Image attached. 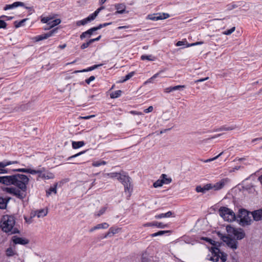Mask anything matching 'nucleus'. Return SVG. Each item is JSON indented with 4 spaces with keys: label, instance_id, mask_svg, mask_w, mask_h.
Segmentation results:
<instances>
[{
    "label": "nucleus",
    "instance_id": "7c9ffc66",
    "mask_svg": "<svg viewBox=\"0 0 262 262\" xmlns=\"http://www.w3.org/2000/svg\"><path fill=\"white\" fill-rule=\"evenodd\" d=\"M56 187L57 184H55L53 187H51L50 189L47 190V195L48 196L49 195L51 194V193H54V194H56L57 193Z\"/></svg>",
    "mask_w": 262,
    "mask_h": 262
},
{
    "label": "nucleus",
    "instance_id": "9d476101",
    "mask_svg": "<svg viewBox=\"0 0 262 262\" xmlns=\"http://www.w3.org/2000/svg\"><path fill=\"white\" fill-rule=\"evenodd\" d=\"M57 28L54 29L47 33L34 37L33 39L35 41H39L43 39H46L48 37L52 36L55 33L57 32Z\"/></svg>",
    "mask_w": 262,
    "mask_h": 262
},
{
    "label": "nucleus",
    "instance_id": "1a4fd4ad",
    "mask_svg": "<svg viewBox=\"0 0 262 262\" xmlns=\"http://www.w3.org/2000/svg\"><path fill=\"white\" fill-rule=\"evenodd\" d=\"M223 241L226 243L227 245L233 250H235L237 248V241L232 238L230 236H223L222 237Z\"/></svg>",
    "mask_w": 262,
    "mask_h": 262
},
{
    "label": "nucleus",
    "instance_id": "a878e982",
    "mask_svg": "<svg viewBox=\"0 0 262 262\" xmlns=\"http://www.w3.org/2000/svg\"><path fill=\"white\" fill-rule=\"evenodd\" d=\"M16 254V252L12 247L7 248L6 250V255L8 256H12Z\"/></svg>",
    "mask_w": 262,
    "mask_h": 262
},
{
    "label": "nucleus",
    "instance_id": "6ab92c4d",
    "mask_svg": "<svg viewBox=\"0 0 262 262\" xmlns=\"http://www.w3.org/2000/svg\"><path fill=\"white\" fill-rule=\"evenodd\" d=\"M95 27L92 28L86 31L83 32L80 36L81 39H83L86 37H90L94 31H96Z\"/></svg>",
    "mask_w": 262,
    "mask_h": 262
},
{
    "label": "nucleus",
    "instance_id": "3c124183",
    "mask_svg": "<svg viewBox=\"0 0 262 262\" xmlns=\"http://www.w3.org/2000/svg\"><path fill=\"white\" fill-rule=\"evenodd\" d=\"M237 7V6L234 4L232 3L231 4H229L227 6V10L228 11L231 10L234 8H236Z\"/></svg>",
    "mask_w": 262,
    "mask_h": 262
},
{
    "label": "nucleus",
    "instance_id": "09e8293b",
    "mask_svg": "<svg viewBox=\"0 0 262 262\" xmlns=\"http://www.w3.org/2000/svg\"><path fill=\"white\" fill-rule=\"evenodd\" d=\"M223 154V152H222L220 154H219L217 156L214 157V158L207 159V160H205L204 162H205V163H207V162H210L216 160V159H217Z\"/></svg>",
    "mask_w": 262,
    "mask_h": 262
},
{
    "label": "nucleus",
    "instance_id": "0eeeda50",
    "mask_svg": "<svg viewBox=\"0 0 262 262\" xmlns=\"http://www.w3.org/2000/svg\"><path fill=\"white\" fill-rule=\"evenodd\" d=\"M118 180L124 185L125 192L128 191L129 193L128 196H130L132 188L130 183V178L124 172L120 173L118 178Z\"/></svg>",
    "mask_w": 262,
    "mask_h": 262
},
{
    "label": "nucleus",
    "instance_id": "f3484780",
    "mask_svg": "<svg viewBox=\"0 0 262 262\" xmlns=\"http://www.w3.org/2000/svg\"><path fill=\"white\" fill-rule=\"evenodd\" d=\"M212 189V184H207L204 185L203 187L201 186H198L195 190L198 192L205 193L207 191Z\"/></svg>",
    "mask_w": 262,
    "mask_h": 262
},
{
    "label": "nucleus",
    "instance_id": "8fccbe9b",
    "mask_svg": "<svg viewBox=\"0 0 262 262\" xmlns=\"http://www.w3.org/2000/svg\"><path fill=\"white\" fill-rule=\"evenodd\" d=\"M185 85H176L174 86H172V91H177V90H181L182 89L185 88Z\"/></svg>",
    "mask_w": 262,
    "mask_h": 262
},
{
    "label": "nucleus",
    "instance_id": "9b49d317",
    "mask_svg": "<svg viewBox=\"0 0 262 262\" xmlns=\"http://www.w3.org/2000/svg\"><path fill=\"white\" fill-rule=\"evenodd\" d=\"M12 240L15 245L20 244L25 245L29 243V241L28 239L17 237V236H13L12 238Z\"/></svg>",
    "mask_w": 262,
    "mask_h": 262
},
{
    "label": "nucleus",
    "instance_id": "bf43d9fd",
    "mask_svg": "<svg viewBox=\"0 0 262 262\" xmlns=\"http://www.w3.org/2000/svg\"><path fill=\"white\" fill-rule=\"evenodd\" d=\"M7 25V23L4 20H0V29H6Z\"/></svg>",
    "mask_w": 262,
    "mask_h": 262
},
{
    "label": "nucleus",
    "instance_id": "c9c22d12",
    "mask_svg": "<svg viewBox=\"0 0 262 262\" xmlns=\"http://www.w3.org/2000/svg\"><path fill=\"white\" fill-rule=\"evenodd\" d=\"M106 164V162L102 160L99 161H94L92 163V166L94 167H98L101 165H104Z\"/></svg>",
    "mask_w": 262,
    "mask_h": 262
},
{
    "label": "nucleus",
    "instance_id": "5701e85b",
    "mask_svg": "<svg viewBox=\"0 0 262 262\" xmlns=\"http://www.w3.org/2000/svg\"><path fill=\"white\" fill-rule=\"evenodd\" d=\"M92 20L91 19V18L89 16L88 17H86L82 20L77 21L76 22V25L77 26H80L81 25L84 26V25H86L88 22H90Z\"/></svg>",
    "mask_w": 262,
    "mask_h": 262
},
{
    "label": "nucleus",
    "instance_id": "473e14b6",
    "mask_svg": "<svg viewBox=\"0 0 262 262\" xmlns=\"http://www.w3.org/2000/svg\"><path fill=\"white\" fill-rule=\"evenodd\" d=\"M141 59L142 60H147L149 61H154L155 60V58L154 57H153L151 55H143L141 56Z\"/></svg>",
    "mask_w": 262,
    "mask_h": 262
},
{
    "label": "nucleus",
    "instance_id": "13d9d810",
    "mask_svg": "<svg viewBox=\"0 0 262 262\" xmlns=\"http://www.w3.org/2000/svg\"><path fill=\"white\" fill-rule=\"evenodd\" d=\"M91 43H92L90 42V40H89L86 42L83 43V44H82L81 47H80V48L81 49H84L88 48L90 46V45H91Z\"/></svg>",
    "mask_w": 262,
    "mask_h": 262
},
{
    "label": "nucleus",
    "instance_id": "4be33fe9",
    "mask_svg": "<svg viewBox=\"0 0 262 262\" xmlns=\"http://www.w3.org/2000/svg\"><path fill=\"white\" fill-rule=\"evenodd\" d=\"M84 141H73L72 143V147L74 149H77L84 145Z\"/></svg>",
    "mask_w": 262,
    "mask_h": 262
},
{
    "label": "nucleus",
    "instance_id": "39448f33",
    "mask_svg": "<svg viewBox=\"0 0 262 262\" xmlns=\"http://www.w3.org/2000/svg\"><path fill=\"white\" fill-rule=\"evenodd\" d=\"M226 230L228 235L230 236H233L236 238V241L242 239L245 236V233L241 228H235L231 226H227Z\"/></svg>",
    "mask_w": 262,
    "mask_h": 262
},
{
    "label": "nucleus",
    "instance_id": "58836bf2",
    "mask_svg": "<svg viewBox=\"0 0 262 262\" xmlns=\"http://www.w3.org/2000/svg\"><path fill=\"white\" fill-rule=\"evenodd\" d=\"M109 227V225L106 223L99 224L96 225L97 229H107Z\"/></svg>",
    "mask_w": 262,
    "mask_h": 262
},
{
    "label": "nucleus",
    "instance_id": "4c0bfd02",
    "mask_svg": "<svg viewBox=\"0 0 262 262\" xmlns=\"http://www.w3.org/2000/svg\"><path fill=\"white\" fill-rule=\"evenodd\" d=\"M235 128H236L235 126H231V127L223 126V127H220L219 128H217L216 130V131H219V132H220V131H223V130L228 131V130H233Z\"/></svg>",
    "mask_w": 262,
    "mask_h": 262
},
{
    "label": "nucleus",
    "instance_id": "f8f14e48",
    "mask_svg": "<svg viewBox=\"0 0 262 262\" xmlns=\"http://www.w3.org/2000/svg\"><path fill=\"white\" fill-rule=\"evenodd\" d=\"M251 215L252 216L254 221L262 220V208L251 212Z\"/></svg>",
    "mask_w": 262,
    "mask_h": 262
},
{
    "label": "nucleus",
    "instance_id": "bb28decb",
    "mask_svg": "<svg viewBox=\"0 0 262 262\" xmlns=\"http://www.w3.org/2000/svg\"><path fill=\"white\" fill-rule=\"evenodd\" d=\"M48 211L47 210L41 209L40 210L36 211L35 215L38 217H41L46 216L47 214Z\"/></svg>",
    "mask_w": 262,
    "mask_h": 262
},
{
    "label": "nucleus",
    "instance_id": "f03ea898",
    "mask_svg": "<svg viewBox=\"0 0 262 262\" xmlns=\"http://www.w3.org/2000/svg\"><path fill=\"white\" fill-rule=\"evenodd\" d=\"M15 219L13 215H5L2 219L1 222L2 229L9 234L19 233V230L15 226Z\"/></svg>",
    "mask_w": 262,
    "mask_h": 262
},
{
    "label": "nucleus",
    "instance_id": "603ef678",
    "mask_svg": "<svg viewBox=\"0 0 262 262\" xmlns=\"http://www.w3.org/2000/svg\"><path fill=\"white\" fill-rule=\"evenodd\" d=\"M10 173L8 169H3L1 162H0V174Z\"/></svg>",
    "mask_w": 262,
    "mask_h": 262
},
{
    "label": "nucleus",
    "instance_id": "dca6fc26",
    "mask_svg": "<svg viewBox=\"0 0 262 262\" xmlns=\"http://www.w3.org/2000/svg\"><path fill=\"white\" fill-rule=\"evenodd\" d=\"M213 252L214 253L217 254L219 253V259L220 258L222 260V262H225L227 260V254L223 252L220 251V250L217 248H213Z\"/></svg>",
    "mask_w": 262,
    "mask_h": 262
},
{
    "label": "nucleus",
    "instance_id": "e433bc0d",
    "mask_svg": "<svg viewBox=\"0 0 262 262\" xmlns=\"http://www.w3.org/2000/svg\"><path fill=\"white\" fill-rule=\"evenodd\" d=\"M135 74V72H131L129 73H128L127 75H126L124 78L121 80L120 82H124L126 81L129 80L130 78H131Z\"/></svg>",
    "mask_w": 262,
    "mask_h": 262
},
{
    "label": "nucleus",
    "instance_id": "cd10ccee",
    "mask_svg": "<svg viewBox=\"0 0 262 262\" xmlns=\"http://www.w3.org/2000/svg\"><path fill=\"white\" fill-rule=\"evenodd\" d=\"M148 18L154 21L162 19V17H161V15L159 14L148 15Z\"/></svg>",
    "mask_w": 262,
    "mask_h": 262
},
{
    "label": "nucleus",
    "instance_id": "c85d7f7f",
    "mask_svg": "<svg viewBox=\"0 0 262 262\" xmlns=\"http://www.w3.org/2000/svg\"><path fill=\"white\" fill-rule=\"evenodd\" d=\"M118 229H114L113 228H110L107 233L104 236V238H106L108 236H111L117 233Z\"/></svg>",
    "mask_w": 262,
    "mask_h": 262
},
{
    "label": "nucleus",
    "instance_id": "423d86ee",
    "mask_svg": "<svg viewBox=\"0 0 262 262\" xmlns=\"http://www.w3.org/2000/svg\"><path fill=\"white\" fill-rule=\"evenodd\" d=\"M250 215H251V212L245 209L239 210L238 217L240 219L241 224L243 226L249 225L251 224L252 221Z\"/></svg>",
    "mask_w": 262,
    "mask_h": 262
},
{
    "label": "nucleus",
    "instance_id": "c03bdc74",
    "mask_svg": "<svg viewBox=\"0 0 262 262\" xmlns=\"http://www.w3.org/2000/svg\"><path fill=\"white\" fill-rule=\"evenodd\" d=\"M163 184V182L162 180V179L158 180L157 181H156L154 184L153 186L155 188H157L159 187H161Z\"/></svg>",
    "mask_w": 262,
    "mask_h": 262
},
{
    "label": "nucleus",
    "instance_id": "4468645a",
    "mask_svg": "<svg viewBox=\"0 0 262 262\" xmlns=\"http://www.w3.org/2000/svg\"><path fill=\"white\" fill-rule=\"evenodd\" d=\"M144 227H151V226H156L160 228H165L167 227L166 224H164L161 222H153L151 223H147L143 225Z\"/></svg>",
    "mask_w": 262,
    "mask_h": 262
},
{
    "label": "nucleus",
    "instance_id": "7ed1b4c3",
    "mask_svg": "<svg viewBox=\"0 0 262 262\" xmlns=\"http://www.w3.org/2000/svg\"><path fill=\"white\" fill-rule=\"evenodd\" d=\"M13 171L21 172L24 173H29L32 174H38V178L46 179H50L53 178L51 173L46 174L43 172L45 171V168L38 169L37 170H33L30 168H18L13 169Z\"/></svg>",
    "mask_w": 262,
    "mask_h": 262
},
{
    "label": "nucleus",
    "instance_id": "de8ad7c7",
    "mask_svg": "<svg viewBox=\"0 0 262 262\" xmlns=\"http://www.w3.org/2000/svg\"><path fill=\"white\" fill-rule=\"evenodd\" d=\"M27 19H23L19 22L15 21V26L16 28H19L22 26H23L24 23L26 21Z\"/></svg>",
    "mask_w": 262,
    "mask_h": 262
},
{
    "label": "nucleus",
    "instance_id": "0e129e2a",
    "mask_svg": "<svg viewBox=\"0 0 262 262\" xmlns=\"http://www.w3.org/2000/svg\"><path fill=\"white\" fill-rule=\"evenodd\" d=\"M164 92L165 93H169L171 92H172V86H169L168 88H166L164 89Z\"/></svg>",
    "mask_w": 262,
    "mask_h": 262
},
{
    "label": "nucleus",
    "instance_id": "b1692460",
    "mask_svg": "<svg viewBox=\"0 0 262 262\" xmlns=\"http://www.w3.org/2000/svg\"><path fill=\"white\" fill-rule=\"evenodd\" d=\"M172 214V212L170 211L165 213H161L158 215H156L155 217L156 219H160L163 217H170Z\"/></svg>",
    "mask_w": 262,
    "mask_h": 262
},
{
    "label": "nucleus",
    "instance_id": "6e6552de",
    "mask_svg": "<svg viewBox=\"0 0 262 262\" xmlns=\"http://www.w3.org/2000/svg\"><path fill=\"white\" fill-rule=\"evenodd\" d=\"M41 21L42 23L47 24L48 26L44 28L45 30H47L61 23V20L58 18L54 19V17L49 16L41 17Z\"/></svg>",
    "mask_w": 262,
    "mask_h": 262
},
{
    "label": "nucleus",
    "instance_id": "37998d69",
    "mask_svg": "<svg viewBox=\"0 0 262 262\" xmlns=\"http://www.w3.org/2000/svg\"><path fill=\"white\" fill-rule=\"evenodd\" d=\"M16 189L15 188H13V187H6L4 189V190L5 191H6L7 192L10 193V194H12L13 195L14 194V193L16 191Z\"/></svg>",
    "mask_w": 262,
    "mask_h": 262
},
{
    "label": "nucleus",
    "instance_id": "338daca9",
    "mask_svg": "<svg viewBox=\"0 0 262 262\" xmlns=\"http://www.w3.org/2000/svg\"><path fill=\"white\" fill-rule=\"evenodd\" d=\"M203 43V42H202V41H199V42H196L192 43H191V44H188L187 47H191V46L202 45Z\"/></svg>",
    "mask_w": 262,
    "mask_h": 262
},
{
    "label": "nucleus",
    "instance_id": "a18cd8bd",
    "mask_svg": "<svg viewBox=\"0 0 262 262\" xmlns=\"http://www.w3.org/2000/svg\"><path fill=\"white\" fill-rule=\"evenodd\" d=\"M169 231H159L157 232L154 233L151 235V237H156L157 236L162 235L165 233L168 232Z\"/></svg>",
    "mask_w": 262,
    "mask_h": 262
},
{
    "label": "nucleus",
    "instance_id": "69168bd1",
    "mask_svg": "<svg viewBox=\"0 0 262 262\" xmlns=\"http://www.w3.org/2000/svg\"><path fill=\"white\" fill-rule=\"evenodd\" d=\"M159 15H161V17H162V19H166L169 17V15L168 13H159Z\"/></svg>",
    "mask_w": 262,
    "mask_h": 262
},
{
    "label": "nucleus",
    "instance_id": "a211bd4d",
    "mask_svg": "<svg viewBox=\"0 0 262 262\" xmlns=\"http://www.w3.org/2000/svg\"><path fill=\"white\" fill-rule=\"evenodd\" d=\"M24 3L20 2H15L13 3L12 4L10 5H6L4 8V10L6 11L10 9H12L13 8H16L18 6H24Z\"/></svg>",
    "mask_w": 262,
    "mask_h": 262
},
{
    "label": "nucleus",
    "instance_id": "052dcab7",
    "mask_svg": "<svg viewBox=\"0 0 262 262\" xmlns=\"http://www.w3.org/2000/svg\"><path fill=\"white\" fill-rule=\"evenodd\" d=\"M85 151H86L85 150H84V151H81V152H79L78 154H75L74 155H73V156L69 157L68 158V160H69L72 159V158H76V157H78V156H79L84 154V152H85Z\"/></svg>",
    "mask_w": 262,
    "mask_h": 262
},
{
    "label": "nucleus",
    "instance_id": "5fc2aeb1",
    "mask_svg": "<svg viewBox=\"0 0 262 262\" xmlns=\"http://www.w3.org/2000/svg\"><path fill=\"white\" fill-rule=\"evenodd\" d=\"M106 208H107L106 207H102L101 209H100L98 212L96 214V215L97 216H100L105 212Z\"/></svg>",
    "mask_w": 262,
    "mask_h": 262
},
{
    "label": "nucleus",
    "instance_id": "2eb2a0df",
    "mask_svg": "<svg viewBox=\"0 0 262 262\" xmlns=\"http://www.w3.org/2000/svg\"><path fill=\"white\" fill-rule=\"evenodd\" d=\"M228 182V179H222L220 182L216 183L215 184H212V189L215 190H218L222 189Z\"/></svg>",
    "mask_w": 262,
    "mask_h": 262
},
{
    "label": "nucleus",
    "instance_id": "412c9836",
    "mask_svg": "<svg viewBox=\"0 0 262 262\" xmlns=\"http://www.w3.org/2000/svg\"><path fill=\"white\" fill-rule=\"evenodd\" d=\"M9 201V198H0V209H5Z\"/></svg>",
    "mask_w": 262,
    "mask_h": 262
},
{
    "label": "nucleus",
    "instance_id": "72a5a7b5",
    "mask_svg": "<svg viewBox=\"0 0 262 262\" xmlns=\"http://www.w3.org/2000/svg\"><path fill=\"white\" fill-rule=\"evenodd\" d=\"M119 174H120V173L111 172V173H104L103 176L105 177H109L110 178H118L119 177Z\"/></svg>",
    "mask_w": 262,
    "mask_h": 262
},
{
    "label": "nucleus",
    "instance_id": "f704fd0d",
    "mask_svg": "<svg viewBox=\"0 0 262 262\" xmlns=\"http://www.w3.org/2000/svg\"><path fill=\"white\" fill-rule=\"evenodd\" d=\"M163 71L161 70V71H159V72H158V73L155 74V75H154L151 78H150L147 80H146L144 82V84H147L148 83L152 82V80L155 79L156 78H157Z\"/></svg>",
    "mask_w": 262,
    "mask_h": 262
},
{
    "label": "nucleus",
    "instance_id": "ddd939ff",
    "mask_svg": "<svg viewBox=\"0 0 262 262\" xmlns=\"http://www.w3.org/2000/svg\"><path fill=\"white\" fill-rule=\"evenodd\" d=\"M115 8L117 11L115 12V14L128 13V11H126V6L124 4H116L115 5Z\"/></svg>",
    "mask_w": 262,
    "mask_h": 262
},
{
    "label": "nucleus",
    "instance_id": "20e7f679",
    "mask_svg": "<svg viewBox=\"0 0 262 262\" xmlns=\"http://www.w3.org/2000/svg\"><path fill=\"white\" fill-rule=\"evenodd\" d=\"M219 213L220 215L226 221L232 222L235 220L236 216L234 212L227 207H221L219 209Z\"/></svg>",
    "mask_w": 262,
    "mask_h": 262
},
{
    "label": "nucleus",
    "instance_id": "680f3d73",
    "mask_svg": "<svg viewBox=\"0 0 262 262\" xmlns=\"http://www.w3.org/2000/svg\"><path fill=\"white\" fill-rule=\"evenodd\" d=\"M95 116L94 115H90V116H86L84 117L79 116L78 119H84V120H88L92 118H94Z\"/></svg>",
    "mask_w": 262,
    "mask_h": 262
},
{
    "label": "nucleus",
    "instance_id": "ea45409f",
    "mask_svg": "<svg viewBox=\"0 0 262 262\" xmlns=\"http://www.w3.org/2000/svg\"><path fill=\"white\" fill-rule=\"evenodd\" d=\"M212 254L213 255V256H211L210 257L209 260L213 261V262H217L219 261V253H217V254H215L213 252V250L212 251Z\"/></svg>",
    "mask_w": 262,
    "mask_h": 262
},
{
    "label": "nucleus",
    "instance_id": "6e6d98bb",
    "mask_svg": "<svg viewBox=\"0 0 262 262\" xmlns=\"http://www.w3.org/2000/svg\"><path fill=\"white\" fill-rule=\"evenodd\" d=\"M202 239L203 240L207 242H208L209 243H210V244H211L212 245H215V241L208 238V237H202Z\"/></svg>",
    "mask_w": 262,
    "mask_h": 262
},
{
    "label": "nucleus",
    "instance_id": "a19ab883",
    "mask_svg": "<svg viewBox=\"0 0 262 262\" xmlns=\"http://www.w3.org/2000/svg\"><path fill=\"white\" fill-rule=\"evenodd\" d=\"M100 11V9H97L93 13L89 15L91 19L93 20L96 17V16L98 15Z\"/></svg>",
    "mask_w": 262,
    "mask_h": 262
},
{
    "label": "nucleus",
    "instance_id": "e2e57ef3",
    "mask_svg": "<svg viewBox=\"0 0 262 262\" xmlns=\"http://www.w3.org/2000/svg\"><path fill=\"white\" fill-rule=\"evenodd\" d=\"M95 78V77L94 76H91L88 79L85 80V82L89 84L91 81H93Z\"/></svg>",
    "mask_w": 262,
    "mask_h": 262
},
{
    "label": "nucleus",
    "instance_id": "c756f323",
    "mask_svg": "<svg viewBox=\"0 0 262 262\" xmlns=\"http://www.w3.org/2000/svg\"><path fill=\"white\" fill-rule=\"evenodd\" d=\"M121 93L122 91L121 90H117L112 92L110 95V97L113 99L117 98L121 96Z\"/></svg>",
    "mask_w": 262,
    "mask_h": 262
},
{
    "label": "nucleus",
    "instance_id": "f257e3e1",
    "mask_svg": "<svg viewBox=\"0 0 262 262\" xmlns=\"http://www.w3.org/2000/svg\"><path fill=\"white\" fill-rule=\"evenodd\" d=\"M29 178L23 174H15L11 176H0V184L5 185H14L22 191L26 192Z\"/></svg>",
    "mask_w": 262,
    "mask_h": 262
},
{
    "label": "nucleus",
    "instance_id": "79ce46f5",
    "mask_svg": "<svg viewBox=\"0 0 262 262\" xmlns=\"http://www.w3.org/2000/svg\"><path fill=\"white\" fill-rule=\"evenodd\" d=\"M100 11V9H97L93 13L89 15L91 19L93 20L96 17V16L98 15Z\"/></svg>",
    "mask_w": 262,
    "mask_h": 262
},
{
    "label": "nucleus",
    "instance_id": "774afa93",
    "mask_svg": "<svg viewBox=\"0 0 262 262\" xmlns=\"http://www.w3.org/2000/svg\"><path fill=\"white\" fill-rule=\"evenodd\" d=\"M153 107L152 106H150L144 110V112L145 113H150L153 111Z\"/></svg>",
    "mask_w": 262,
    "mask_h": 262
},
{
    "label": "nucleus",
    "instance_id": "49530a36",
    "mask_svg": "<svg viewBox=\"0 0 262 262\" xmlns=\"http://www.w3.org/2000/svg\"><path fill=\"white\" fill-rule=\"evenodd\" d=\"M235 27H233L231 28L230 29L225 31L224 32H223V34L224 35H229L231 34V33H232L235 31Z\"/></svg>",
    "mask_w": 262,
    "mask_h": 262
},
{
    "label": "nucleus",
    "instance_id": "aec40b11",
    "mask_svg": "<svg viewBox=\"0 0 262 262\" xmlns=\"http://www.w3.org/2000/svg\"><path fill=\"white\" fill-rule=\"evenodd\" d=\"M14 195L20 200H23L26 195V192L22 191L21 190L16 189Z\"/></svg>",
    "mask_w": 262,
    "mask_h": 262
},
{
    "label": "nucleus",
    "instance_id": "4d7b16f0",
    "mask_svg": "<svg viewBox=\"0 0 262 262\" xmlns=\"http://www.w3.org/2000/svg\"><path fill=\"white\" fill-rule=\"evenodd\" d=\"M111 24H112L111 23H104L103 24H100L98 26L95 27V28L96 29V30L97 31V30L100 29L103 27H106Z\"/></svg>",
    "mask_w": 262,
    "mask_h": 262
},
{
    "label": "nucleus",
    "instance_id": "393cba45",
    "mask_svg": "<svg viewBox=\"0 0 262 262\" xmlns=\"http://www.w3.org/2000/svg\"><path fill=\"white\" fill-rule=\"evenodd\" d=\"M1 163H2L3 169H6V166H9L11 164L18 163V162L16 161H11L4 160V161L1 162Z\"/></svg>",
    "mask_w": 262,
    "mask_h": 262
},
{
    "label": "nucleus",
    "instance_id": "864d4df0",
    "mask_svg": "<svg viewBox=\"0 0 262 262\" xmlns=\"http://www.w3.org/2000/svg\"><path fill=\"white\" fill-rule=\"evenodd\" d=\"M94 70V68L93 66L91 67H89L88 69H84V70H80V71H75L74 72V73H80V72H88V71H92Z\"/></svg>",
    "mask_w": 262,
    "mask_h": 262
},
{
    "label": "nucleus",
    "instance_id": "2f4dec72",
    "mask_svg": "<svg viewBox=\"0 0 262 262\" xmlns=\"http://www.w3.org/2000/svg\"><path fill=\"white\" fill-rule=\"evenodd\" d=\"M162 180L163 182V184H169L171 182V179L170 178H167V175L165 174H162L160 177Z\"/></svg>",
    "mask_w": 262,
    "mask_h": 262
}]
</instances>
